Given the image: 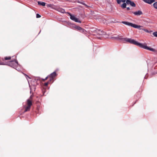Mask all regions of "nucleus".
I'll return each instance as SVG.
<instances>
[{
  "mask_svg": "<svg viewBox=\"0 0 157 157\" xmlns=\"http://www.w3.org/2000/svg\"><path fill=\"white\" fill-rule=\"evenodd\" d=\"M123 42L124 43H129L131 44H134L139 47L144 49L154 52L155 51L153 48L148 47L146 44H143L135 40H134L129 38L127 37L124 38Z\"/></svg>",
  "mask_w": 157,
  "mask_h": 157,
  "instance_id": "1",
  "label": "nucleus"
},
{
  "mask_svg": "<svg viewBox=\"0 0 157 157\" xmlns=\"http://www.w3.org/2000/svg\"><path fill=\"white\" fill-rule=\"evenodd\" d=\"M17 61L15 59L10 61L8 63L4 61V59L0 57V65H7L13 68H15L18 65Z\"/></svg>",
  "mask_w": 157,
  "mask_h": 157,
  "instance_id": "2",
  "label": "nucleus"
},
{
  "mask_svg": "<svg viewBox=\"0 0 157 157\" xmlns=\"http://www.w3.org/2000/svg\"><path fill=\"white\" fill-rule=\"evenodd\" d=\"M122 23L126 25L138 29H140V28L142 27V26H141L140 25H137L134 24L127 21H122Z\"/></svg>",
  "mask_w": 157,
  "mask_h": 157,
  "instance_id": "3",
  "label": "nucleus"
},
{
  "mask_svg": "<svg viewBox=\"0 0 157 157\" xmlns=\"http://www.w3.org/2000/svg\"><path fill=\"white\" fill-rule=\"evenodd\" d=\"M92 31L100 35H102L105 34V32L104 31L101 30L100 29H96L95 30H93Z\"/></svg>",
  "mask_w": 157,
  "mask_h": 157,
  "instance_id": "4",
  "label": "nucleus"
},
{
  "mask_svg": "<svg viewBox=\"0 0 157 157\" xmlns=\"http://www.w3.org/2000/svg\"><path fill=\"white\" fill-rule=\"evenodd\" d=\"M56 75V74L55 71H54L51 73L50 75H48L49 77L50 78V81H52L53 80L54 78L55 77Z\"/></svg>",
  "mask_w": 157,
  "mask_h": 157,
  "instance_id": "5",
  "label": "nucleus"
},
{
  "mask_svg": "<svg viewBox=\"0 0 157 157\" xmlns=\"http://www.w3.org/2000/svg\"><path fill=\"white\" fill-rule=\"evenodd\" d=\"M112 39H114L117 40H121V41L123 42L124 38L122 37L121 36H113L111 37Z\"/></svg>",
  "mask_w": 157,
  "mask_h": 157,
  "instance_id": "6",
  "label": "nucleus"
},
{
  "mask_svg": "<svg viewBox=\"0 0 157 157\" xmlns=\"http://www.w3.org/2000/svg\"><path fill=\"white\" fill-rule=\"evenodd\" d=\"M70 18L72 20H73L76 22H79V23L81 22V21H79L78 19L77 18H76L74 16L72 15L71 14H70Z\"/></svg>",
  "mask_w": 157,
  "mask_h": 157,
  "instance_id": "7",
  "label": "nucleus"
},
{
  "mask_svg": "<svg viewBox=\"0 0 157 157\" xmlns=\"http://www.w3.org/2000/svg\"><path fill=\"white\" fill-rule=\"evenodd\" d=\"M126 3L128 5L129 4L132 7H135L136 6V4L134 2L130 0H126Z\"/></svg>",
  "mask_w": 157,
  "mask_h": 157,
  "instance_id": "8",
  "label": "nucleus"
},
{
  "mask_svg": "<svg viewBox=\"0 0 157 157\" xmlns=\"http://www.w3.org/2000/svg\"><path fill=\"white\" fill-rule=\"evenodd\" d=\"M132 13L135 15L138 16H140L143 14L142 11L140 10H139L137 11L132 12Z\"/></svg>",
  "mask_w": 157,
  "mask_h": 157,
  "instance_id": "9",
  "label": "nucleus"
},
{
  "mask_svg": "<svg viewBox=\"0 0 157 157\" xmlns=\"http://www.w3.org/2000/svg\"><path fill=\"white\" fill-rule=\"evenodd\" d=\"M143 1L145 2L150 4L155 1V0H143Z\"/></svg>",
  "mask_w": 157,
  "mask_h": 157,
  "instance_id": "10",
  "label": "nucleus"
},
{
  "mask_svg": "<svg viewBox=\"0 0 157 157\" xmlns=\"http://www.w3.org/2000/svg\"><path fill=\"white\" fill-rule=\"evenodd\" d=\"M38 4L39 5H41L43 6H44L45 5L46 3L45 2H40V1H38Z\"/></svg>",
  "mask_w": 157,
  "mask_h": 157,
  "instance_id": "11",
  "label": "nucleus"
},
{
  "mask_svg": "<svg viewBox=\"0 0 157 157\" xmlns=\"http://www.w3.org/2000/svg\"><path fill=\"white\" fill-rule=\"evenodd\" d=\"M27 105L29 106H31L32 105V102L29 99L27 100Z\"/></svg>",
  "mask_w": 157,
  "mask_h": 157,
  "instance_id": "12",
  "label": "nucleus"
},
{
  "mask_svg": "<svg viewBox=\"0 0 157 157\" xmlns=\"http://www.w3.org/2000/svg\"><path fill=\"white\" fill-rule=\"evenodd\" d=\"M80 32L84 34H86V30L82 28H81V29L80 30Z\"/></svg>",
  "mask_w": 157,
  "mask_h": 157,
  "instance_id": "13",
  "label": "nucleus"
},
{
  "mask_svg": "<svg viewBox=\"0 0 157 157\" xmlns=\"http://www.w3.org/2000/svg\"><path fill=\"white\" fill-rule=\"evenodd\" d=\"M31 106H29V105H28L27 106H26L25 108V112H26L27 111H29L30 109Z\"/></svg>",
  "mask_w": 157,
  "mask_h": 157,
  "instance_id": "14",
  "label": "nucleus"
},
{
  "mask_svg": "<svg viewBox=\"0 0 157 157\" xmlns=\"http://www.w3.org/2000/svg\"><path fill=\"white\" fill-rule=\"evenodd\" d=\"M126 3H123L121 6V7L123 8H124L126 7Z\"/></svg>",
  "mask_w": 157,
  "mask_h": 157,
  "instance_id": "15",
  "label": "nucleus"
},
{
  "mask_svg": "<svg viewBox=\"0 0 157 157\" xmlns=\"http://www.w3.org/2000/svg\"><path fill=\"white\" fill-rule=\"evenodd\" d=\"M75 28L77 29V30H79L80 31V29H81V27H79V26H75Z\"/></svg>",
  "mask_w": 157,
  "mask_h": 157,
  "instance_id": "16",
  "label": "nucleus"
},
{
  "mask_svg": "<svg viewBox=\"0 0 157 157\" xmlns=\"http://www.w3.org/2000/svg\"><path fill=\"white\" fill-rule=\"evenodd\" d=\"M11 57L10 56H9V57H5L4 59V60H10L11 59Z\"/></svg>",
  "mask_w": 157,
  "mask_h": 157,
  "instance_id": "17",
  "label": "nucleus"
},
{
  "mask_svg": "<svg viewBox=\"0 0 157 157\" xmlns=\"http://www.w3.org/2000/svg\"><path fill=\"white\" fill-rule=\"evenodd\" d=\"M153 6L155 8L157 9V2L153 4Z\"/></svg>",
  "mask_w": 157,
  "mask_h": 157,
  "instance_id": "18",
  "label": "nucleus"
},
{
  "mask_svg": "<svg viewBox=\"0 0 157 157\" xmlns=\"http://www.w3.org/2000/svg\"><path fill=\"white\" fill-rule=\"evenodd\" d=\"M78 3H81V4H82L84 5V6H86V7H88V6L86 4V3H85L84 2H78Z\"/></svg>",
  "mask_w": 157,
  "mask_h": 157,
  "instance_id": "19",
  "label": "nucleus"
},
{
  "mask_svg": "<svg viewBox=\"0 0 157 157\" xmlns=\"http://www.w3.org/2000/svg\"><path fill=\"white\" fill-rule=\"evenodd\" d=\"M153 34L155 36L157 37V31L154 32Z\"/></svg>",
  "mask_w": 157,
  "mask_h": 157,
  "instance_id": "20",
  "label": "nucleus"
},
{
  "mask_svg": "<svg viewBox=\"0 0 157 157\" xmlns=\"http://www.w3.org/2000/svg\"><path fill=\"white\" fill-rule=\"evenodd\" d=\"M140 29H142V30H144V31H145V32H146L147 33H149V31L147 29H142L140 28Z\"/></svg>",
  "mask_w": 157,
  "mask_h": 157,
  "instance_id": "21",
  "label": "nucleus"
},
{
  "mask_svg": "<svg viewBox=\"0 0 157 157\" xmlns=\"http://www.w3.org/2000/svg\"><path fill=\"white\" fill-rule=\"evenodd\" d=\"M41 17V16L39 15V14H37L36 15V18H39V17Z\"/></svg>",
  "mask_w": 157,
  "mask_h": 157,
  "instance_id": "22",
  "label": "nucleus"
},
{
  "mask_svg": "<svg viewBox=\"0 0 157 157\" xmlns=\"http://www.w3.org/2000/svg\"><path fill=\"white\" fill-rule=\"evenodd\" d=\"M117 0V3L118 4H120L121 3V0Z\"/></svg>",
  "mask_w": 157,
  "mask_h": 157,
  "instance_id": "23",
  "label": "nucleus"
},
{
  "mask_svg": "<svg viewBox=\"0 0 157 157\" xmlns=\"http://www.w3.org/2000/svg\"><path fill=\"white\" fill-rule=\"evenodd\" d=\"M60 11L63 13H64L65 12V10L63 9L61 10Z\"/></svg>",
  "mask_w": 157,
  "mask_h": 157,
  "instance_id": "24",
  "label": "nucleus"
},
{
  "mask_svg": "<svg viewBox=\"0 0 157 157\" xmlns=\"http://www.w3.org/2000/svg\"><path fill=\"white\" fill-rule=\"evenodd\" d=\"M48 84V82H46L44 83V86H47Z\"/></svg>",
  "mask_w": 157,
  "mask_h": 157,
  "instance_id": "25",
  "label": "nucleus"
},
{
  "mask_svg": "<svg viewBox=\"0 0 157 157\" xmlns=\"http://www.w3.org/2000/svg\"><path fill=\"white\" fill-rule=\"evenodd\" d=\"M50 78L48 76L47 77L44 79H43V80H45L46 79H47V78Z\"/></svg>",
  "mask_w": 157,
  "mask_h": 157,
  "instance_id": "26",
  "label": "nucleus"
},
{
  "mask_svg": "<svg viewBox=\"0 0 157 157\" xmlns=\"http://www.w3.org/2000/svg\"><path fill=\"white\" fill-rule=\"evenodd\" d=\"M121 1L122 2L124 3L126 1V0H121Z\"/></svg>",
  "mask_w": 157,
  "mask_h": 157,
  "instance_id": "27",
  "label": "nucleus"
},
{
  "mask_svg": "<svg viewBox=\"0 0 157 157\" xmlns=\"http://www.w3.org/2000/svg\"><path fill=\"white\" fill-rule=\"evenodd\" d=\"M127 10H130V8H129V7H127Z\"/></svg>",
  "mask_w": 157,
  "mask_h": 157,
  "instance_id": "28",
  "label": "nucleus"
},
{
  "mask_svg": "<svg viewBox=\"0 0 157 157\" xmlns=\"http://www.w3.org/2000/svg\"><path fill=\"white\" fill-rule=\"evenodd\" d=\"M24 75L26 76V78H27V77L29 78L28 76L27 75H26L25 74Z\"/></svg>",
  "mask_w": 157,
  "mask_h": 157,
  "instance_id": "29",
  "label": "nucleus"
}]
</instances>
